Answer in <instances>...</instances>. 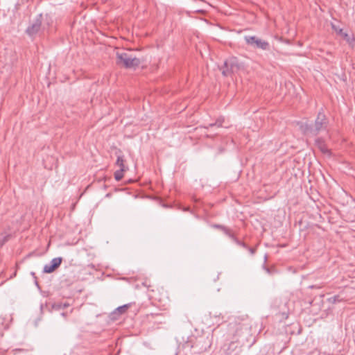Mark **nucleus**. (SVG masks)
Wrapping results in <instances>:
<instances>
[{
  "instance_id": "nucleus-1",
  "label": "nucleus",
  "mask_w": 355,
  "mask_h": 355,
  "mask_svg": "<svg viewBox=\"0 0 355 355\" xmlns=\"http://www.w3.org/2000/svg\"><path fill=\"white\" fill-rule=\"evenodd\" d=\"M144 62L143 58H137L128 52L116 53V64L125 69H136Z\"/></svg>"
},
{
  "instance_id": "nucleus-2",
  "label": "nucleus",
  "mask_w": 355,
  "mask_h": 355,
  "mask_svg": "<svg viewBox=\"0 0 355 355\" xmlns=\"http://www.w3.org/2000/svg\"><path fill=\"white\" fill-rule=\"evenodd\" d=\"M240 67L237 58L233 57L225 61L223 65L220 67V70L224 76H229L237 73Z\"/></svg>"
},
{
  "instance_id": "nucleus-3",
  "label": "nucleus",
  "mask_w": 355,
  "mask_h": 355,
  "mask_svg": "<svg viewBox=\"0 0 355 355\" xmlns=\"http://www.w3.org/2000/svg\"><path fill=\"white\" fill-rule=\"evenodd\" d=\"M329 121L322 112H319L314 124H312L313 135H318L321 131L327 130Z\"/></svg>"
},
{
  "instance_id": "nucleus-4",
  "label": "nucleus",
  "mask_w": 355,
  "mask_h": 355,
  "mask_svg": "<svg viewBox=\"0 0 355 355\" xmlns=\"http://www.w3.org/2000/svg\"><path fill=\"white\" fill-rule=\"evenodd\" d=\"M246 44L254 49H259L263 51L270 49V44L256 36L246 35L244 37Z\"/></svg>"
},
{
  "instance_id": "nucleus-5",
  "label": "nucleus",
  "mask_w": 355,
  "mask_h": 355,
  "mask_svg": "<svg viewBox=\"0 0 355 355\" xmlns=\"http://www.w3.org/2000/svg\"><path fill=\"white\" fill-rule=\"evenodd\" d=\"M42 15H39L36 19L31 22L30 26L26 28V33L31 37H35L36 35L40 33L42 31H44L46 27L42 24Z\"/></svg>"
},
{
  "instance_id": "nucleus-6",
  "label": "nucleus",
  "mask_w": 355,
  "mask_h": 355,
  "mask_svg": "<svg viewBox=\"0 0 355 355\" xmlns=\"http://www.w3.org/2000/svg\"><path fill=\"white\" fill-rule=\"evenodd\" d=\"M62 261V257H56L51 260L49 264L44 266L43 272L44 273H51L55 271L61 265Z\"/></svg>"
},
{
  "instance_id": "nucleus-7",
  "label": "nucleus",
  "mask_w": 355,
  "mask_h": 355,
  "mask_svg": "<svg viewBox=\"0 0 355 355\" xmlns=\"http://www.w3.org/2000/svg\"><path fill=\"white\" fill-rule=\"evenodd\" d=\"M213 227L222 230L227 236H228L230 238H231L237 245L242 246V247L246 246L245 243L238 240L234 236V235L232 232L231 230L229 229L228 227H227L224 225H218V224L214 225Z\"/></svg>"
},
{
  "instance_id": "nucleus-8",
  "label": "nucleus",
  "mask_w": 355,
  "mask_h": 355,
  "mask_svg": "<svg viewBox=\"0 0 355 355\" xmlns=\"http://www.w3.org/2000/svg\"><path fill=\"white\" fill-rule=\"evenodd\" d=\"M333 28L340 35H341L349 44L353 46L355 42V39L354 37H350L347 33L344 32L343 29L340 28L338 30L334 25L332 26Z\"/></svg>"
},
{
  "instance_id": "nucleus-9",
  "label": "nucleus",
  "mask_w": 355,
  "mask_h": 355,
  "mask_svg": "<svg viewBox=\"0 0 355 355\" xmlns=\"http://www.w3.org/2000/svg\"><path fill=\"white\" fill-rule=\"evenodd\" d=\"M300 129L303 132L304 135L308 136H314L312 132V124H309L307 123H300Z\"/></svg>"
},
{
  "instance_id": "nucleus-10",
  "label": "nucleus",
  "mask_w": 355,
  "mask_h": 355,
  "mask_svg": "<svg viewBox=\"0 0 355 355\" xmlns=\"http://www.w3.org/2000/svg\"><path fill=\"white\" fill-rule=\"evenodd\" d=\"M315 145L322 153L330 155V150L328 149L327 145L322 139H317L315 140Z\"/></svg>"
},
{
  "instance_id": "nucleus-11",
  "label": "nucleus",
  "mask_w": 355,
  "mask_h": 355,
  "mask_svg": "<svg viewBox=\"0 0 355 355\" xmlns=\"http://www.w3.org/2000/svg\"><path fill=\"white\" fill-rule=\"evenodd\" d=\"M225 119L223 117H219L216 119L215 123H209L207 126H205V128H211L216 126L218 128H220L223 125V123L224 122Z\"/></svg>"
},
{
  "instance_id": "nucleus-12",
  "label": "nucleus",
  "mask_w": 355,
  "mask_h": 355,
  "mask_svg": "<svg viewBox=\"0 0 355 355\" xmlns=\"http://www.w3.org/2000/svg\"><path fill=\"white\" fill-rule=\"evenodd\" d=\"M14 355H32L31 351L24 349H15L12 351Z\"/></svg>"
},
{
  "instance_id": "nucleus-13",
  "label": "nucleus",
  "mask_w": 355,
  "mask_h": 355,
  "mask_svg": "<svg viewBox=\"0 0 355 355\" xmlns=\"http://www.w3.org/2000/svg\"><path fill=\"white\" fill-rule=\"evenodd\" d=\"M124 162L125 159H123V157L121 155H118L116 164L120 167V169H125L126 171L128 168L125 166Z\"/></svg>"
},
{
  "instance_id": "nucleus-14",
  "label": "nucleus",
  "mask_w": 355,
  "mask_h": 355,
  "mask_svg": "<svg viewBox=\"0 0 355 355\" xmlns=\"http://www.w3.org/2000/svg\"><path fill=\"white\" fill-rule=\"evenodd\" d=\"M125 169H119L114 173V178L116 181H120L123 177V172Z\"/></svg>"
},
{
  "instance_id": "nucleus-15",
  "label": "nucleus",
  "mask_w": 355,
  "mask_h": 355,
  "mask_svg": "<svg viewBox=\"0 0 355 355\" xmlns=\"http://www.w3.org/2000/svg\"><path fill=\"white\" fill-rule=\"evenodd\" d=\"M129 306V304H125L123 306L118 307L115 311L118 312L120 314L125 313L128 309Z\"/></svg>"
},
{
  "instance_id": "nucleus-16",
  "label": "nucleus",
  "mask_w": 355,
  "mask_h": 355,
  "mask_svg": "<svg viewBox=\"0 0 355 355\" xmlns=\"http://www.w3.org/2000/svg\"><path fill=\"white\" fill-rule=\"evenodd\" d=\"M236 342L232 341L230 343L227 351H234L237 348V346L235 345ZM226 355H231L230 352H227Z\"/></svg>"
},
{
  "instance_id": "nucleus-17",
  "label": "nucleus",
  "mask_w": 355,
  "mask_h": 355,
  "mask_svg": "<svg viewBox=\"0 0 355 355\" xmlns=\"http://www.w3.org/2000/svg\"><path fill=\"white\" fill-rule=\"evenodd\" d=\"M328 301L332 304H335L338 302H340V300L339 298V296L338 295H335V296H333V297H331L328 299Z\"/></svg>"
},
{
  "instance_id": "nucleus-18",
  "label": "nucleus",
  "mask_w": 355,
  "mask_h": 355,
  "mask_svg": "<svg viewBox=\"0 0 355 355\" xmlns=\"http://www.w3.org/2000/svg\"><path fill=\"white\" fill-rule=\"evenodd\" d=\"M245 247H243L245 249H248L250 252V253L253 255L255 252H256V248H250V247H248L246 244H245Z\"/></svg>"
},
{
  "instance_id": "nucleus-19",
  "label": "nucleus",
  "mask_w": 355,
  "mask_h": 355,
  "mask_svg": "<svg viewBox=\"0 0 355 355\" xmlns=\"http://www.w3.org/2000/svg\"><path fill=\"white\" fill-rule=\"evenodd\" d=\"M7 241V236H4L3 239H0V247H1Z\"/></svg>"
},
{
  "instance_id": "nucleus-20",
  "label": "nucleus",
  "mask_w": 355,
  "mask_h": 355,
  "mask_svg": "<svg viewBox=\"0 0 355 355\" xmlns=\"http://www.w3.org/2000/svg\"><path fill=\"white\" fill-rule=\"evenodd\" d=\"M310 288H320V286H309Z\"/></svg>"
},
{
  "instance_id": "nucleus-21",
  "label": "nucleus",
  "mask_w": 355,
  "mask_h": 355,
  "mask_svg": "<svg viewBox=\"0 0 355 355\" xmlns=\"http://www.w3.org/2000/svg\"><path fill=\"white\" fill-rule=\"evenodd\" d=\"M234 355H239V351H236Z\"/></svg>"
},
{
  "instance_id": "nucleus-22",
  "label": "nucleus",
  "mask_w": 355,
  "mask_h": 355,
  "mask_svg": "<svg viewBox=\"0 0 355 355\" xmlns=\"http://www.w3.org/2000/svg\"><path fill=\"white\" fill-rule=\"evenodd\" d=\"M32 275L35 276V272H31Z\"/></svg>"
}]
</instances>
